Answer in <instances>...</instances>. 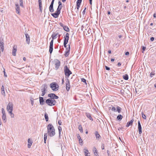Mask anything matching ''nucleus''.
I'll use <instances>...</instances> for the list:
<instances>
[{
	"mask_svg": "<svg viewBox=\"0 0 156 156\" xmlns=\"http://www.w3.org/2000/svg\"><path fill=\"white\" fill-rule=\"evenodd\" d=\"M45 102L50 106H53L55 105L56 101L55 99L49 98L46 100Z\"/></svg>",
	"mask_w": 156,
	"mask_h": 156,
	"instance_id": "3",
	"label": "nucleus"
},
{
	"mask_svg": "<svg viewBox=\"0 0 156 156\" xmlns=\"http://www.w3.org/2000/svg\"><path fill=\"white\" fill-rule=\"evenodd\" d=\"M123 79L126 80H127L129 78L127 74H125L123 75Z\"/></svg>",
	"mask_w": 156,
	"mask_h": 156,
	"instance_id": "35",
	"label": "nucleus"
},
{
	"mask_svg": "<svg viewBox=\"0 0 156 156\" xmlns=\"http://www.w3.org/2000/svg\"><path fill=\"white\" fill-rule=\"evenodd\" d=\"M146 48V47H145L144 46H142V50H143V51H142V53H144V52Z\"/></svg>",
	"mask_w": 156,
	"mask_h": 156,
	"instance_id": "48",
	"label": "nucleus"
},
{
	"mask_svg": "<svg viewBox=\"0 0 156 156\" xmlns=\"http://www.w3.org/2000/svg\"><path fill=\"white\" fill-rule=\"evenodd\" d=\"M55 69L57 70L59 68L60 66V62L58 60L56 59L55 61Z\"/></svg>",
	"mask_w": 156,
	"mask_h": 156,
	"instance_id": "8",
	"label": "nucleus"
},
{
	"mask_svg": "<svg viewBox=\"0 0 156 156\" xmlns=\"http://www.w3.org/2000/svg\"><path fill=\"white\" fill-rule=\"evenodd\" d=\"M82 0H77L76 3H81Z\"/></svg>",
	"mask_w": 156,
	"mask_h": 156,
	"instance_id": "52",
	"label": "nucleus"
},
{
	"mask_svg": "<svg viewBox=\"0 0 156 156\" xmlns=\"http://www.w3.org/2000/svg\"><path fill=\"white\" fill-rule=\"evenodd\" d=\"M38 2H39V7H42V1L41 0H38Z\"/></svg>",
	"mask_w": 156,
	"mask_h": 156,
	"instance_id": "40",
	"label": "nucleus"
},
{
	"mask_svg": "<svg viewBox=\"0 0 156 156\" xmlns=\"http://www.w3.org/2000/svg\"><path fill=\"white\" fill-rule=\"evenodd\" d=\"M63 28L65 31L67 32H69V27L67 26H65L63 27Z\"/></svg>",
	"mask_w": 156,
	"mask_h": 156,
	"instance_id": "32",
	"label": "nucleus"
},
{
	"mask_svg": "<svg viewBox=\"0 0 156 156\" xmlns=\"http://www.w3.org/2000/svg\"><path fill=\"white\" fill-rule=\"evenodd\" d=\"M64 78H63L62 79V84H63L64 83Z\"/></svg>",
	"mask_w": 156,
	"mask_h": 156,
	"instance_id": "61",
	"label": "nucleus"
},
{
	"mask_svg": "<svg viewBox=\"0 0 156 156\" xmlns=\"http://www.w3.org/2000/svg\"><path fill=\"white\" fill-rule=\"evenodd\" d=\"M155 73L154 72H151L150 73V76L151 77H152L154 75Z\"/></svg>",
	"mask_w": 156,
	"mask_h": 156,
	"instance_id": "47",
	"label": "nucleus"
},
{
	"mask_svg": "<svg viewBox=\"0 0 156 156\" xmlns=\"http://www.w3.org/2000/svg\"><path fill=\"white\" fill-rule=\"evenodd\" d=\"M111 110L112 111H113V112H116L117 111V110H116V109L115 108V107H112V108L111 109Z\"/></svg>",
	"mask_w": 156,
	"mask_h": 156,
	"instance_id": "45",
	"label": "nucleus"
},
{
	"mask_svg": "<svg viewBox=\"0 0 156 156\" xmlns=\"http://www.w3.org/2000/svg\"><path fill=\"white\" fill-rule=\"evenodd\" d=\"M50 87L53 90L56 91L59 89V86L55 82L51 83L50 85Z\"/></svg>",
	"mask_w": 156,
	"mask_h": 156,
	"instance_id": "4",
	"label": "nucleus"
},
{
	"mask_svg": "<svg viewBox=\"0 0 156 156\" xmlns=\"http://www.w3.org/2000/svg\"><path fill=\"white\" fill-rule=\"evenodd\" d=\"M2 119L3 120L5 121V122L6 121V117L5 114H2Z\"/></svg>",
	"mask_w": 156,
	"mask_h": 156,
	"instance_id": "38",
	"label": "nucleus"
},
{
	"mask_svg": "<svg viewBox=\"0 0 156 156\" xmlns=\"http://www.w3.org/2000/svg\"><path fill=\"white\" fill-rule=\"evenodd\" d=\"M125 55H129V52L128 51L126 52L125 53Z\"/></svg>",
	"mask_w": 156,
	"mask_h": 156,
	"instance_id": "62",
	"label": "nucleus"
},
{
	"mask_svg": "<svg viewBox=\"0 0 156 156\" xmlns=\"http://www.w3.org/2000/svg\"><path fill=\"white\" fill-rule=\"evenodd\" d=\"M86 7H85L84 9V10H83V14H85V11H86Z\"/></svg>",
	"mask_w": 156,
	"mask_h": 156,
	"instance_id": "55",
	"label": "nucleus"
},
{
	"mask_svg": "<svg viewBox=\"0 0 156 156\" xmlns=\"http://www.w3.org/2000/svg\"><path fill=\"white\" fill-rule=\"evenodd\" d=\"M58 129L59 131V136H60L61 135V133L62 130V128L60 126H59L58 127Z\"/></svg>",
	"mask_w": 156,
	"mask_h": 156,
	"instance_id": "36",
	"label": "nucleus"
},
{
	"mask_svg": "<svg viewBox=\"0 0 156 156\" xmlns=\"http://www.w3.org/2000/svg\"><path fill=\"white\" fill-rule=\"evenodd\" d=\"M83 152H84L85 156H90V154L89 153V151L86 148H85L83 149Z\"/></svg>",
	"mask_w": 156,
	"mask_h": 156,
	"instance_id": "12",
	"label": "nucleus"
},
{
	"mask_svg": "<svg viewBox=\"0 0 156 156\" xmlns=\"http://www.w3.org/2000/svg\"><path fill=\"white\" fill-rule=\"evenodd\" d=\"M0 46L1 48V51H3L4 50V42H2L1 40H0Z\"/></svg>",
	"mask_w": 156,
	"mask_h": 156,
	"instance_id": "23",
	"label": "nucleus"
},
{
	"mask_svg": "<svg viewBox=\"0 0 156 156\" xmlns=\"http://www.w3.org/2000/svg\"><path fill=\"white\" fill-rule=\"evenodd\" d=\"M62 122L61 121V120H59L58 122V123L59 124V125H61L62 124Z\"/></svg>",
	"mask_w": 156,
	"mask_h": 156,
	"instance_id": "59",
	"label": "nucleus"
},
{
	"mask_svg": "<svg viewBox=\"0 0 156 156\" xmlns=\"http://www.w3.org/2000/svg\"><path fill=\"white\" fill-rule=\"evenodd\" d=\"M4 72V76L5 77H7V75L6 74V73L5 71V69H4V71H3Z\"/></svg>",
	"mask_w": 156,
	"mask_h": 156,
	"instance_id": "53",
	"label": "nucleus"
},
{
	"mask_svg": "<svg viewBox=\"0 0 156 156\" xmlns=\"http://www.w3.org/2000/svg\"><path fill=\"white\" fill-rule=\"evenodd\" d=\"M153 16L154 18L156 17V13H154Z\"/></svg>",
	"mask_w": 156,
	"mask_h": 156,
	"instance_id": "64",
	"label": "nucleus"
},
{
	"mask_svg": "<svg viewBox=\"0 0 156 156\" xmlns=\"http://www.w3.org/2000/svg\"><path fill=\"white\" fill-rule=\"evenodd\" d=\"M138 128L139 130V133L140 134L142 133V127L139 121L138 122Z\"/></svg>",
	"mask_w": 156,
	"mask_h": 156,
	"instance_id": "13",
	"label": "nucleus"
},
{
	"mask_svg": "<svg viewBox=\"0 0 156 156\" xmlns=\"http://www.w3.org/2000/svg\"><path fill=\"white\" fill-rule=\"evenodd\" d=\"M123 118L122 116L121 115H119L117 117V119L119 121H121Z\"/></svg>",
	"mask_w": 156,
	"mask_h": 156,
	"instance_id": "29",
	"label": "nucleus"
},
{
	"mask_svg": "<svg viewBox=\"0 0 156 156\" xmlns=\"http://www.w3.org/2000/svg\"><path fill=\"white\" fill-rule=\"evenodd\" d=\"M69 34L68 33H66L65 36L64 37V42H68L69 38Z\"/></svg>",
	"mask_w": 156,
	"mask_h": 156,
	"instance_id": "14",
	"label": "nucleus"
},
{
	"mask_svg": "<svg viewBox=\"0 0 156 156\" xmlns=\"http://www.w3.org/2000/svg\"><path fill=\"white\" fill-rule=\"evenodd\" d=\"M49 11L51 12H52L54 11L53 5H50L49 7Z\"/></svg>",
	"mask_w": 156,
	"mask_h": 156,
	"instance_id": "28",
	"label": "nucleus"
},
{
	"mask_svg": "<svg viewBox=\"0 0 156 156\" xmlns=\"http://www.w3.org/2000/svg\"><path fill=\"white\" fill-rule=\"evenodd\" d=\"M2 114H5L4 109L3 108L2 109Z\"/></svg>",
	"mask_w": 156,
	"mask_h": 156,
	"instance_id": "46",
	"label": "nucleus"
},
{
	"mask_svg": "<svg viewBox=\"0 0 156 156\" xmlns=\"http://www.w3.org/2000/svg\"><path fill=\"white\" fill-rule=\"evenodd\" d=\"M31 103L32 105H33V104H34V101H33L31 99Z\"/></svg>",
	"mask_w": 156,
	"mask_h": 156,
	"instance_id": "63",
	"label": "nucleus"
},
{
	"mask_svg": "<svg viewBox=\"0 0 156 156\" xmlns=\"http://www.w3.org/2000/svg\"><path fill=\"white\" fill-rule=\"evenodd\" d=\"M19 2H20V6L21 7L23 8V0H19Z\"/></svg>",
	"mask_w": 156,
	"mask_h": 156,
	"instance_id": "37",
	"label": "nucleus"
},
{
	"mask_svg": "<svg viewBox=\"0 0 156 156\" xmlns=\"http://www.w3.org/2000/svg\"><path fill=\"white\" fill-rule=\"evenodd\" d=\"M64 72L66 76L69 77L70 75L72 73L71 72L67 66H65L64 67Z\"/></svg>",
	"mask_w": 156,
	"mask_h": 156,
	"instance_id": "6",
	"label": "nucleus"
},
{
	"mask_svg": "<svg viewBox=\"0 0 156 156\" xmlns=\"http://www.w3.org/2000/svg\"><path fill=\"white\" fill-rule=\"evenodd\" d=\"M141 114L142 115V118L144 119H145L146 118V115L144 114L142 112Z\"/></svg>",
	"mask_w": 156,
	"mask_h": 156,
	"instance_id": "43",
	"label": "nucleus"
},
{
	"mask_svg": "<svg viewBox=\"0 0 156 156\" xmlns=\"http://www.w3.org/2000/svg\"><path fill=\"white\" fill-rule=\"evenodd\" d=\"M80 4L81 3H76L77 9H76V12L77 14H78V9H79V8H80Z\"/></svg>",
	"mask_w": 156,
	"mask_h": 156,
	"instance_id": "30",
	"label": "nucleus"
},
{
	"mask_svg": "<svg viewBox=\"0 0 156 156\" xmlns=\"http://www.w3.org/2000/svg\"><path fill=\"white\" fill-rule=\"evenodd\" d=\"M47 137V133H45L44 134V141L45 144L46 143V141Z\"/></svg>",
	"mask_w": 156,
	"mask_h": 156,
	"instance_id": "31",
	"label": "nucleus"
},
{
	"mask_svg": "<svg viewBox=\"0 0 156 156\" xmlns=\"http://www.w3.org/2000/svg\"><path fill=\"white\" fill-rule=\"evenodd\" d=\"M116 108L117 109V111L119 113H120L121 112L122 109L121 108L118 106H117Z\"/></svg>",
	"mask_w": 156,
	"mask_h": 156,
	"instance_id": "33",
	"label": "nucleus"
},
{
	"mask_svg": "<svg viewBox=\"0 0 156 156\" xmlns=\"http://www.w3.org/2000/svg\"><path fill=\"white\" fill-rule=\"evenodd\" d=\"M101 148L102 150L104 149V144H102L101 146Z\"/></svg>",
	"mask_w": 156,
	"mask_h": 156,
	"instance_id": "60",
	"label": "nucleus"
},
{
	"mask_svg": "<svg viewBox=\"0 0 156 156\" xmlns=\"http://www.w3.org/2000/svg\"><path fill=\"white\" fill-rule=\"evenodd\" d=\"M58 35V33L56 34L53 33L51 35L52 40L50 42L49 51L50 53L51 54L53 50V43L54 40L57 38V36Z\"/></svg>",
	"mask_w": 156,
	"mask_h": 156,
	"instance_id": "2",
	"label": "nucleus"
},
{
	"mask_svg": "<svg viewBox=\"0 0 156 156\" xmlns=\"http://www.w3.org/2000/svg\"><path fill=\"white\" fill-rule=\"evenodd\" d=\"M68 43V42H64V47L66 48L67 46L66 45V44Z\"/></svg>",
	"mask_w": 156,
	"mask_h": 156,
	"instance_id": "49",
	"label": "nucleus"
},
{
	"mask_svg": "<svg viewBox=\"0 0 156 156\" xmlns=\"http://www.w3.org/2000/svg\"><path fill=\"white\" fill-rule=\"evenodd\" d=\"M79 129L81 133H83V130L82 129V127L81 126H80L79 127Z\"/></svg>",
	"mask_w": 156,
	"mask_h": 156,
	"instance_id": "42",
	"label": "nucleus"
},
{
	"mask_svg": "<svg viewBox=\"0 0 156 156\" xmlns=\"http://www.w3.org/2000/svg\"><path fill=\"white\" fill-rule=\"evenodd\" d=\"M105 68L106 69L108 70H109L110 69V68L109 67H108L107 66H105Z\"/></svg>",
	"mask_w": 156,
	"mask_h": 156,
	"instance_id": "50",
	"label": "nucleus"
},
{
	"mask_svg": "<svg viewBox=\"0 0 156 156\" xmlns=\"http://www.w3.org/2000/svg\"><path fill=\"white\" fill-rule=\"evenodd\" d=\"M61 11L57 9V10L54 13L51 14V15L55 18H56L58 17Z\"/></svg>",
	"mask_w": 156,
	"mask_h": 156,
	"instance_id": "7",
	"label": "nucleus"
},
{
	"mask_svg": "<svg viewBox=\"0 0 156 156\" xmlns=\"http://www.w3.org/2000/svg\"><path fill=\"white\" fill-rule=\"evenodd\" d=\"M6 109L7 111L13 110V105L9 102L7 105Z\"/></svg>",
	"mask_w": 156,
	"mask_h": 156,
	"instance_id": "10",
	"label": "nucleus"
},
{
	"mask_svg": "<svg viewBox=\"0 0 156 156\" xmlns=\"http://www.w3.org/2000/svg\"><path fill=\"white\" fill-rule=\"evenodd\" d=\"M154 37H151L150 38V40L151 41H154Z\"/></svg>",
	"mask_w": 156,
	"mask_h": 156,
	"instance_id": "58",
	"label": "nucleus"
},
{
	"mask_svg": "<svg viewBox=\"0 0 156 156\" xmlns=\"http://www.w3.org/2000/svg\"><path fill=\"white\" fill-rule=\"evenodd\" d=\"M15 5L16 7V12L17 13L19 14L20 13V11L19 6L18 4H16Z\"/></svg>",
	"mask_w": 156,
	"mask_h": 156,
	"instance_id": "22",
	"label": "nucleus"
},
{
	"mask_svg": "<svg viewBox=\"0 0 156 156\" xmlns=\"http://www.w3.org/2000/svg\"><path fill=\"white\" fill-rule=\"evenodd\" d=\"M47 131L48 135L50 137H52L55 135V129L51 124H49L48 126Z\"/></svg>",
	"mask_w": 156,
	"mask_h": 156,
	"instance_id": "1",
	"label": "nucleus"
},
{
	"mask_svg": "<svg viewBox=\"0 0 156 156\" xmlns=\"http://www.w3.org/2000/svg\"><path fill=\"white\" fill-rule=\"evenodd\" d=\"M93 151H94L95 156H99L98 154V151L95 147H93Z\"/></svg>",
	"mask_w": 156,
	"mask_h": 156,
	"instance_id": "19",
	"label": "nucleus"
},
{
	"mask_svg": "<svg viewBox=\"0 0 156 156\" xmlns=\"http://www.w3.org/2000/svg\"><path fill=\"white\" fill-rule=\"evenodd\" d=\"M81 80L82 82L84 83H85L86 84H87V83L86 82V80L85 79L83 78H81Z\"/></svg>",
	"mask_w": 156,
	"mask_h": 156,
	"instance_id": "44",
	"label": "nucleus"
},
{
	"mask_svg": "<svg viewBox=\"0 0 156 156\" xmlns=\"http://www.w3.org/2000/svg\"><path fill=\"white\" fill-rule=\"evenodd\" d=\"M48 96L51 99H57L58 98V97L55 94L51 93L49 94L48 95Z\"/></svg>",
	"mask_w": 156,
	"mask_h": 156,
	"instance_id": "9",
	"label": "nucleus"
},
{
	"mask_svg": "<svg viewBox=\"0 0 156 156\" xmlns=\"http://www.w3.org/2000/svg\"><path fill=\"white\" fill-rule=\"evenodd\" d=\"M68 47L66 48V51H70V46L69 44L68 45Z\"/></svg>",
	"mask_w": 156,
	"mask_h": 156,
	"instance_id": "41",
	"label": "nucleus"
},
{
	"mask_svg": "<svg viewBox=\"0 0 156 156\" xmlns=\"http://www.w3.org/2000/svg\"><path fill=\"white\" fill-rule=\"evenodd\" d=\"M54 1H55V0H52L50 5H53Z\"/></svg>",
	"mask_w": 156,
	"mask_h": 156,
	"instance_id": "54",
	"label": "nucleus"
},
{
	"mask_svg": "<svg viewBox=\"0 0 156 156\" xmlns=\"http://www.w3.org/2000/svg\"><path fill=\"white\" fill-rule=\"evenodd\" d=\"M66 80L67 82L66 83V89L67 91H69L70 88L69 82L68 78L66 79Z\"/></svg>",
	"mask_w": 156,
	"mask_h": 156,
	"instance_id": "11",
	"label": "nucleus"
},
{
	"mask_svg": "<svg viewBox=\"0 0 156 156\" xmlns=\"http://www.w3.org/2000/svg\"><path fill=\"white\" fill-rule=\"evenodd\" d=\"M10 115L11 118H13L14 117V115L13 113H11V114H10Z\"/></svg>",
	"mask_w": 156,
	"mask_h": 156,
	"instance_id": "51",
	"label": "nucleus"
},
{
	"mask_svg": "<svg viewBox=\"0 0 156 156\" xmlns=\"http://www.w3.org/2000/svg\"><path fill=\"white\" fill-rule=\"evenodd\" d=\"M59 25L61 26L62 27H64V25L61 23H59Z\"/></svg>",
	"mask_w": 156,
	"mask_h": 156,
	"instance_id": "57",
	"label": "nucleus"
},
{
	"mask_svg": "<svg viewBox=\"0 0 156 156\" xmlns=\"http://www.w3.org/2000/svg\"><path fill=\"white\" fill-rule=\"evenodd\" d=\"M69 52H70L69 51H65V54L64 55L66 57H67L69 55Z\"/></svg>",
	"mask_w": 156,
	"mask_h": 156,
	"instance_id": "39",
	"label": "nucleus"
},
{
	"mask_svg": "<svg viewBox=\"0 0 156 156\" xmlns=\"http://www.w3.org/2000/svg\"><path fill=\"white\" fill-rule=\"evenodd\" d=\"M86 116L89 119L91 120V121H93V118H92V117H91V115H90V114L89 113H86Z\"/></svg>",
	"mask_w": 156,
	"mask_h": 156,
	"instance_id": "26",
	"label": "nucleus"
},
{
	"mask_svg": "<svg viewBox=\"0 0 156 156\" xmlns=\"http://www.w3.org/2000/svg\"><path fill=\"white\" fill-rule=\"evenodd\" d=\"M58 6L57 9H58L61 11L62 7V3L60 1H59L58 2Z\"/></svg>",
	"mask_w": 156,
	"mask_h": 156,
	"instance_id": "25",
	"label": "nucleus"
},
{
	"mask_svg": "<svg viewBox=\"0 0 156 156\" xmlns=\"http://www.w3.org/2000/svg\"><path fill=\"white\" fill-rule=\"evenodd\" d=\"M41 87L42 88L41 89V91L42 92L41 96H43L47 92L48 86L47 84H44L42 85Z\"/></svg>",
	"mask_w": 156,
	"mask_h": 156,
	"instance_id": "5",
	"label": "nucleus"
},
{
	"mask_svg": "<svg viewBox=\"0 0 156 156\" xmlns=\"http://www.w3.org/2000/svg\"><path fill=\"white\" fill-rule=\"evenodd\" d=\"M95 135L97 140H99L101 138V136L100 134L98 133V131H95Z\"/></svg>",
	"mask_w": 156,
	"mask_h": 156,
	"instance_id": "20",
	"label": "nucleus"
},
{
	"mask_svg": "<svg viewBox=\"0 0 156 156\" xmlns=\"http://www.w3.org/2000/svg\"><path fill=\"white\" fill-rule=\"evenodd\" d=\"M12 111L13 110H9V111H8V112L10 114H11V113H13L12 112Z\"/></svg>",
	"mask_w": 156,
	"mask_h": 156,
	"instance_id": "56",
	"label": "nucleus"
},
{
	"mask_svg": "<svg viewBox=\"0 0 156 156\" xmlns=\"http://www.w3.org/2000/svg\"><path fill=\"white\" fill-rule=\"evenodd\" d=\"M28 147L30 148L32 144V141L30 139H29L28 140Z\"/></svg>",
	"mask_w": 156,
	"mask_h": 156,
	"instance_id": "27",
	"label": "nucleus"
},
{
	"mask_svg": "<svg viewBox=\"0 0 156 156\" xmlns=\"http://www.w3.org/2000/svg\"><path fill=\"white\" fill-rule=\"evenodd\" d=\"M17 46L15 45L13 47L12 54L13 56H16V53L17 51Z\"/></svg>",
	"mask_w": 156,
	"mask_h": 156,
	"instance_id": "15",
	"label": "nucleus"
},
{
	"mask_svg": "<svg viewBox=\"0 0 156 156\" xmlns=\"http://www.w3.org/2000/svg\"><path fill=\"white\" fill-rule=\"evenodd\" d=\"M26 38V41L27 44H29L30 43V37L28 34H25Z\"/></svg>",
	"mask_w": 156,
	"mask_h": 156,
	"instance_id": "18",
	"label": "nucleus"
},
{
	"mask_svg": "<svg viewBox=\"0 0 156 156\" xmlns=\"http://www.w3.org/2000/svg\"><path fill=\"white\" fill-rule=\"evenodd\" d=\"M39 98L40 104L41 105H43L44 104V101L43 98L42 97H40Z\"/></svg>",
	"mask_w": 156,
	"mask_h": 156,
	"instance_id": "21",
	"label": "nucleus"
},
{
	"mask_svg": "<svg viewBox=\"0 0 156 156\" xmlns=\"http://www.w3.org/2000/svg\"><path fill=\"white\" fill-rule=\"evenodd\" d=\"M77 137L78 139L79 140L80 144L81 145H83V141L81 139V138L79 134H77Z\"/></svg>",
	"mask_w": 156,
	"mask_h": 156,
	"instance_id": "16",
	"label": "nucleus"
},
{
	"mask_svg": "<svg viewBox=\"0 0 156 156\" xmlns=\"http://www.w3.org/2000/svg\"><path fill=\"white\" fill-rule=\"evenodd\" d=\"M134 120L133 119L131 120L130 121L128 122L127 123V124L126 125V126L127 127H129L130 125H132L133 124V122Z\"/></svg>",
	"mask_w": 156,
	"mask_h": 156,
	"instance_id": "24",
	"label": "nucleus"
},
{
	"mask_svg": "<svg viewBox=\"0 0 156 156\" xmlns=\"http://www.w3.org/2000/svg\"><path fill=\"white\" fill-rule=\"evenodd\" d=\"M1 94L4 97L5 96V88L3 85H2L1 87Z\"/></svg>",
	"mask_w": 156,
	"mask_h": 156,
	"instance_id": "17",
	"label": "nucleus"
},
{
	"mask_svg": "<svg viewBox=\"0 0 156 156\" xmlns=\"http://www.w3.org/2000/svg\"><path fill=\"white\" fill-rule=\"evenodd\" d=\"M44 116L46 121L48 122V115L47 113H45Z\"/></svg>",
	"mask_w": 156,
	"mask_h": 156,
	"instance_id": "34",
	"label": "nucleus"
}]
</instances>
